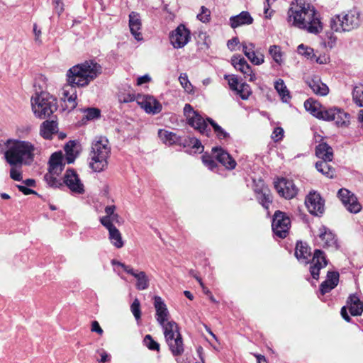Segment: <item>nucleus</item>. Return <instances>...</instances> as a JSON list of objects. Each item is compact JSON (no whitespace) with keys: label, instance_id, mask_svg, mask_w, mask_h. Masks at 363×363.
Masks as SVG:
<instances>
[{"label":"nucleus","instance_id":"1","mask_svg":"<svg viewBox=\"0 0 363 363\" xmlns=\"http://www.w3.org/2000/svg\"><path fill=\"white\" fill-rule=\"evenodd\" d=\"M288 21L313 34H318L323 30L320 13L306 0H296V4H291L288 11Z\"/></svg>","mask_w":363,"mask_h":363},{"label":"nucleus","instance_id":"2","mask_svg":"<svg viewBox=\"0 0 363 363\" xmlns=\"http://www.w3.org/2000/svg\"><path fill=\"white\" fill-rule=\"evenodd\" d=\"M101 66L93 60L76 65L67 72V84L74 87L86 86L101 73Z\"/></svg>","mask_w":363,"mask_h":363},{"label":"nucleus","instance_id":"3","mask_svg":"<svg viewBox=\"0 0 363 363\" xmlns=\"http://www.w3.org/2000/svg\"><path fill=\"white\" fill-rule=\"evenodd\" d=\"M35 150L31 143L16 140L5 152L4 157L10 165H30L34 160Z\"/></svg>","mask_w":363,"mask_h":363},{"label":"nucleus","instance_id":"4","mask_svg":"<svg viewBox=\"0 0 363 363\" xmlns=\"http://www.w3.org/2000/svg\"><path fill=\"white\" fill-rule=\"evenodd\" d=\"M111 153L109 142L105 137H96L91 143L89 167L95 172H101L108 167V158Z\"/></svg>","mask_w":363,"mask_h":363},{"label":"nucleus","instance_id":"5","mask_svg":"<svg viewBox=\"0 0 363 363\" xmlns=\"http://www.w3.org/2000/svg\"><path fill=\"white\" fill-rule=\"evenodd\" d=\"M31 106L34 115L39 118L50 117L57 108L56 99L45 91L32 96Z\"/></svg>","mask_w":363,"mask_h":363},{"label":"nucleus","instance_id":"6","mask_svg":"<svg viewBox=\"0 0 363 363\" xmlns=\"http://www.w3.org/2000/svg\"><path fill=\"white\" fill-rule=\"evenodd\" d=\"M164 330L166 342L174 356H179L184 352V344L179 327L174 321L163 322L160 324Z\"/></svg>","mask_w":363,"mask_h":363},{"label":"nucleus","instance_id":"7","mask_svg":"<svg viewBox=\"0 0 363 363\" xmlns=\"http://www.w3.org/2000/svg\"><path fill=\"white\" fill-rule=\"evenodd\" d=\"M360 15L356 10H351L347 13L336 15L331 18L330 28L335 32L350 31L359 26Z\"/></svg>","mask_w":363,"mask_h":363},{"label":"nucleus","instance_id":"8","mask_svg":"<svg viewBox=\"0 0 363 363\" xmlns=\"http://www.w3.org/2000/svg\"><path fill=\"white\" fill-rule=\"evenodd\" d=\"M184 114L190 126L199 130L202 135L209 136L211 130L208 128L206 120L197 111H194L190 104H185Z\"/></svg>","mask_w":363,"mask_h":363},{"label":"nucleus","instance_id":"9","mask_svg":"<svg viewBox=\"0 0 363 363\" xmlns=\"http://www.w3.org/2000/svg\"><path fill=\"white\" fill-rule=\"evenodd\" d=\"M291 227L289 216L281 211H276L272 218V228L274 235L280 238H285Z\"/></svg>","mask_w":363,"mask_h":363},{"label":"nucleus","instance_id":"10","mask_svg":"<svg viewBox=\"0 0 363 363\" xmlns=\"http://www.w3.org/2000/svg\"><path fill=\"white\" fill-rule=\"evenodd\" d=\"M62 182L63 187L65 185L74 194H82L84 193V184L81 182L77 172L73 169L66 170Z\"/></svg>","mask_w":363,"mask_h":363},{"label":"nucleus","instance_id":"11","mask_svg":"<svg viewBox=\"0 0 363 363\" xmlns=\"http://www.w3.org/2000/svg\"><path fill=\"white\" fill-rule=\"evenodd\" d=\"M274 188L278 194L286 199H293L296 196L298 191L292 180L285 178H281L274 182Z\"/></svg>","mask_w":363,"mask_h":363},{"label":"nucleus","instance_id":"12","mask_svg":"<svg viewBox=\"0 0 363 363\" xmlns=\"http://www.w3.org/2000/svg\"><path fill=\"white\" fill-rule=\"evenodd\" d=\"M337 196L350 213H357L361 211V204L357 201L356 196L349 190L340 189L337 192Z\"/></svg>","mask_w":363,"mask_h":363},{"label":"nucleus","instance_id":"13","mask_svg":"<svg viewBox=\"0 0 363 363\" xmlns=\"http://www.w3.org/2000/svg\"><path fill=\"white\" fill-rule=\"evenodd\" d=\"M169 38L174 48H183L190 39V31L184 25H179L172 31Z\"/></svg>","mask_w":363,"mask_h":363},{"label":"nucleus","instance_id":"14","mask_svg":"<svg viewBox=\"0 0 363 363\" xmlns=\"http://www.w3.org/2000/svg\"><path fill=\"white\" fill-rule=\"evenodd\" d=\"M305 204L310 213L320 216L324 211V201L316 192H311L306 198Z\"/></svg>","mask_w":363,"mask_h":363},{"label":"nucleus","instance_id":"15","mask_svg":"<svg viewBox=\"0 0 363 363\" xmlns=\"http://www.w3.org/2000/svg\"><path fill=\"white\" fill-rule=\"evenodd\" d=\"M328 264V260L325 253L321 250H315L313 257L310 267V272L312 277L318 279L320 270Z\"/></svg>","mask_w":363,"mask_h":363},{"label":"nucleus","instance_id":"16","mask_svg":"<svg viewBox=\"0 0 363 363\" xmlns=\"http://www.w3.org/2000/svg\"><path fill=\"white\" fill-rule=\"evenodd\" d=\"M231 63L233 67L242 72L245 79H247L250 82H254L256 79L255 74L253 73L252 67L247 62L243 57L233 56L231 58Z\"/></svg>","mask_w":363,"mask_h":363},{"label":"nucleus","instance_id":"17","mask_svg":"<svg viewBox=\"0 0 363 363\" xmlns=\"http://www.w3.org/2000/svg\"><path fill=\"white\" fill-rule=\"evenodd\" d=\"M324 121H334L337 125H346L350 121V115L340 108H332L325 112Z\"/></svg>","mask_w":363,"mask_h":363},{"label":"nucleus","instance_id":"18","mask_svg":"<svg viewBox=\"0 0 363 363\" xmlns=\"http://www.w3.org/2000/svg\"><path fill=\"white\" fill-rule=\"evenodd\" d=\"M213 157L222 164L226 169H233L236 167L235 160L231 155L220 147H215L212 149Z\"/></svg>","mask_w":363,"mask_h":363},{"label":"nucleus","instance_id":"19","mask_svg":"<svg viewBox=\"0 0 363 363\" xmlns=\"http://www.w3.org/2000/svg\"><path fill=\"white\" fill-rule=\"evenodd\" d=\"M141 96L138 94V104L147 113L157 114L162 110L161 104L151 96H144L142 101H139L138 99Z\"/></svg>","mask_w":363,"mask_h":363},{"label":"nucleus","instance_id":"20","mask_svg":"<svg viewBox=\"0 0 363 363\" xmlns=\"http://www.w3.org/2000/svg\"><path fill=\"white\" fill-rule=\"evenodd\" d=\"M118 99L121 104L134 101L136 99L135 91L128 84H122L118 89Z\"/></svg>","mask_w":363,"mask_h":363},{"label":"nucleus","instance_id":"21","mask_svg":"<svg viewBox=\"0 0 363 363\" xmlns=\"http://www.w3.org/2000/svg\"><path fill=\"white\" fill-rule=\"evenodd\" d=\"M154 306L156 310V319L159 324L169 320V311L166 304L160 296H155Z\"/></svg>","mask_w":363,"mask_h":363},{"label":"nucleus","instance_id":"22","mask_svg":"<svg viewBox=\"0 0 363 363\" xmlns=\"http://www.w3.org/2000/svg\"><path fill=\"white\" fill-rule=\"evenodd\" d=\"M339 277L337 272H328L326 279L320 286V293L324 295L333 289L338 284Z\"/></svg>","mask_w":363,"mask_h":363},{"label":"nucleus","instance_id":"23","mask_svg":"<svg viewBox=\"0 0 363 363\" xmlns=\"http://www.w3.org/2000/svg\"><path fill=\"white\" fill-rule=\"evenodd\" d=\"M64 166L62 153L61 152L52 153L48 162V171L59 175L62 172Z\"/></svg>","mask_w":363,"mask_h":363},{"label":"nucleus","instance_id":"24","mask_svg":"<svg viewBox=\"0 0 363 363\" xmlns=\"http://www.w3.org/2000/svg\"><path fill=\"white\" fill-rule=\"evenodd\" d=\"M229 21L230 26L235 29L240 26L252 24L253 18L248 11H242L238 15L231 16Z\"/></svg>","mask_w":363,"mask_h":363},{"label":"nucleus","instance_id":"25","mask_svg":"<svg viewBox=\"0 0 363 363\" xmlns=\"http://www.w3.org/2000/svg\"><path fill=\"white\" fill-rule=\"evenodd\" d=\"M304 106L306 110L310 112L313 116L319 119H325V112L327 111V109L325 108H321L320 104L317 101L308 99L304 102Z\"/></svg>","mask_w":363,"mask_h":363},{"label":"nucleus","instance_id":"26","mask_svg":"<svg viewBox=\"0 0 363 363\" xmlns=\"http://www.w3.org/2000/svg\"><path fill=\"white\" fill-rule=\"evenodd\" d=\"M295 256L297 259L304 264L309 263L311 249L308 245L301 241H298L296 245Z\"/></svg>","mask_w":363,"mask_h":363},{"label":"nucleus","instance_id":"27","mask_svg":"<svg viewBox=\"0 0 363 363\" xmlns=\"http://www.w3.org/2000/svg\"><path fill=\"white\" fill-rule=\"evenodd\" d=\"M350 314L353 316L361 315L363 312V303L355 294H351L347 300Z\"/></svg>","mask_w":363,"mask_h":363},{"label":"nucleus","instance_id":"28","mask_svg":"<svg viewBox=\"0 0 363 363\" xmlns=\"http://www.w3.org/2000/svg\"><path fill=\"white\" fill-rule=\"evenodd\" d=\"M307 84L313 92L317 95L326 96L329 92L328 86L323 83L318 77H314L308 79Z\"/></svg>","mask_w":363,"mask_h":363},{"label":"nucleus","instance_id":"29","mask_svg":"<svg viewBox=\"0 0 363 363\" xmlns=\"http://www.w3.org/2000/svg\"><path fill=\"white\" fill-rule=\"evenodd\" d=\"M257 194V199L258 202L265 208L269 209L270 204L273 201V196L269 189L267 187H262L260 189H256L255 190Z\"/></svg>","mask_w":363,"mask_h":363},{"label":"nucleus","instance_id":"30","mask_svg":"<svg viewBox=\"0 0 363 363\" xmlns=\"http://www.w3.org/2000/svg\"><path fill=\"white\" fill-rule=\"evenodd\" d=\"M180 146L185 148H190V152L201 153L203 150V146L201 141L196 138H182V141L179 143Z\"/></svg>","mask_w":363,"mask_h":363},{"label":"nucleus","instance_id":"31","mask_svg":"<svg viewBox=\"0 0 363 363\" xmlns=\"http://www.w3.org/2000/svg\"><path fill=\"white\" fill-rule=\"evenodd\" d=\"M158 136L164 143L169 145H179V143L182 141L181 136L166 130L160 129Z\"/></svg>","mask_w":363,"mask_h":363},{"label":"nucleus","instance_id":"32","mask_svg":"<svg viewBox=\"0 0 363 363\" xmlns=\"http://www.w3.org/2000/svg\"><path fill=\"white\" fill-rule=\"evenodd\" d=\"M319 231V237L323 242L324 247H337V239L335 234L325 226L320 227Z\"/></svg>","mask_w":363,"mask_h":363},{"label":"nucleus","instance_id":"33","mask_svg":"<svg viewBox=\"0 0 363 363\" xmlns=\"http://www.w3.org/2000/svg\"><path fill=\"white\" fill-rule=\"evenodd\" d=\"M315 155L323 160L332 161L333 158V149L326 143H321L315 147Z\"/></svg>","mask_w":363,"mask_h":363},{"label":"nucleus","instance_id":"34","mask_svg":"<svg viewBox=\"0 0 363 363\" xmlns=\"http://www.w3.org/2000/svg\"><path fill=\"white\" fill-rule=\"evenodd\" d=\"M57 124L56 122L45 121L40 125V135L45 139H51L52 135L57 131Z\"/></svg>","mask_w":363,"mask_h":363},{"label":"nucleus","instance_id":"35","mask_svg":"<svg viewBox=\"0 0 363 363\" xmlns=\"http://www.w3.org/2000/svg\"><path fill=\"white\" fill-rule=\"evenodd\" d=\"M111 264L113 267V270L123 279L125 277L123 276V273L125 272L130 274L133 277H136V272L131 267L126 265L121 262L115 259L111 260Z\"/></svg>","mask_w":363,"mask_h":363},{"label":"nucleus","instance_id":"36","mask_svg":"<svg viewBox=\"0 0 363 363\" xmlns=\"http://www.w3.org/2000/svg\"><path fill=\"white\" fill-rule=\"evenodd\" d=\"M105 228L108 230L111 242L117 248L122 247L123 245L122 237L116 226H114V225H110V226Z\"/></svg>","mask_w":363,"mask_h":363},{"label":"nucleus","instance_id":"37","mask_svg":"<svg viewBox=\"0 0 363 363\" xmlns=\"http://www.w3.org/2000/svg\"><path fill=\"white\" fill-rule=\"evenodd\" d=\"M328 161L322 160L315 163L316 169L328 178H333L335 176V169L328 163Z\"/></svg>","mask_w":363,"mask_h":363},{"label":"nucleus","instance_id":"38","mask_svg":"<svg viewBox=\"0 0 363 363\" xmlns=\"http://www.w3.org/2000/svg\"><path fill=\"white\" fill-rule=\"evenodd\" d=\"M274 88L279 93L283 102H287L291 99L289 91L282 79H279L276 81Z\"/></svg>","mask_w":363,"mask_h":363},{"label":"nucleus","instance_id":"39","mask_svg":"<svg viewBox=\"0 0 363 363\" xmlns=\"http://www.w3.org/2000/svg\"><path fill=\"white\" fill-rule=\"evenodd\" d=\"M352 99L357 106L363 107V83H359L354 87Z\"/></svg>","mask_w":363,"mask_h":363},{"label":"nucleus","instance_id":"40","mask_svg":"<svg viewBox=\"0 0 363 363\" xmlns=\"http://www.w3.org/2000/svg\"><path fill=\"white\" fill-rule=\"evenodd\" d=\"M76 146V143L74 140H69L65 145V151L66 152V161L68 164H72L74 162L77 154L74 152V148Z\"/></svg>","mask_w":363,"mask_h":363},{"label":"nucleus","instance_id":"41","mask_svg":"<svg viewBox=\"0 0 363 363\" xmlns=\"http://www.w3.org/2000/svg\"><path fill=\"white\" fill-rule=\"evenodd\" d=\"M55 175H56V173L48 171V172L44 176L45 182L50 187L59 189L63 188V182L58 179Z\"/></svg>","mask_w":363,"mask_h":363},{"label":"nucleus","instance_id":"42","mask_svg":"<svg viewBox=\"0 0 363 363\" xmlns=\"http://www.w3.org/2000/svg\"><path fill=\"white\" fill-rule=\"evenodd\" d=\"M207 121L211 125L218 140H225L230 138V135L221 126L217 124L213 119L206 118Z\"/></svg>","mask_w":363,"mask_h":363},{"label":"nucleus","instance_id":"43","mask_svg":"<svg viewBox=\"0 0 363 363\" xmlns=\"http://www.w3.org/2000/svg\"><path fill=\"white\" fill-rule=\"evenodd\" d=\"M66 94H69V98L67 99L66 101H67L70 104L69 108L71 109H74L77 105V104L76 102V99H77L76 87L69 85V84H66Z\"/></svg>","mask_w":363,"mask_h":363},{"label":"nucleus","instance_id":"44","mask_svg":"<svg viewBox=\"0 0 363 363\" xmlns=\"http://www.w3.org/2000/svg\"><path fill=\"white\" fill-rule=\"evenodd\" d=\"M116 206L114 205L107 206H106L104 211L106 213V216L100 218V223L104 227L110 226L109 218L110 216H113L115 213Z\"/></svg>","mask_w":363,"mask_h":363},{"label":"nucleus","instance_id":"45","mask_svg":"<svg viewBox=\"0 0 363 363\" xmlns=\"http://www.w3.org/2000/svg\"><path fill=\"white\" fill-rule=\"evenodd\" d=\"M246 57L255 65H260L264 62V55L257 50L255 51V50L251 52H247Z\"/></svg>","mask_w":363,"mask_h":363},{"label":"nucleus","instance_id":"46","mask_svg":"<svg viewBox=\"0 0 363 363\" xmlns=\"http://www.w3.org/2000/svg\"><path fill=\"white\" fill-rule=\"evenodd\" d=\"M237 94L243 100H247L252 94V90L249 84L245 82L242 83L236 91Z\"/></svg>","mask_w":363,"mask_h":363},{"label":"nucleus","instance_id":"47","mask_svg":"<svg viewBox=\"0 0 363 363\" xmlns=\"http://www.w3.org/2000/svg\"><path fill=\"white\" fill-rule=\"evenodd\" d=\"M150 279L144 272H138V290H144L149 286Z\"/></svg>","mask_w":363,"mask_h":363},{"label":"nucleus","instance_id":"48","mask_svg":"<svg viewBox=\"0 0 363 363\" xmlns=\"http://www.w3.org/2000/svg\"><path fill=\"white\" fill-rule=\"evenodd\" d=\"M269 53L277 64L280 65L281 63L282 54L279 46L275 45L270 46Z\"/></svg>","mask_w":363,"mask_h":363},{"label":"nucleus","instance_id":"49","mask_svg":"<svg viewBox=\"0 0 363 363\" xmlns=\"http://www.w3.org/2000/svg\"><path fill=\"white\" fill-rule=\"evenodd\" d=\"M143 344L150 350L159 351L160 344L155 341L150 335H146L143 340Z\"/></svg>","mask_w":363,"mask_h":363},{"label":"nucleus","instance_id":"50","mask_svg":"<svg viewBox=\"0 0 363 363\" xmlns=\"http://www.w3.org/2000/svg\"><path fill=\"white\" fill-rule=\"evenodd\" d=\"M179 81L187 93H191L193 91V86L189 82L186 73H182L179 77Z\"/></svg>","mask_w":363,"mask_h":363},{"label":"nucleus","instance_id":"51","mask_svg":"<svg viewBox=\"0 0 363 363\" xmlns=\"http://www.w3.org/2000/svg\"><path fill=\"white\" fill-rule=\"evenodd\" d=\"M84 112L86 113L84 118L87 121L97 119L101 116V111L97 108H87Z\"/></svg>","mask_w":363,"mask_h":363},{"label":"nucleus","instance_id":"52","mask_svg":"<svg viewBox=\"0 0 363 363\" xmlns=\"http://www.w3.org/2000/svg\"><path fill=\"white\" fill-rule=\"evenodd\" d=\"M197 18L203 23H208L211 20L210 10L204 6H202L200 13L197 14Z\"/></svg>","mask_w":363,"mask_h":363},{"label":"nucleus","instance_id":"53","mask_svg":"<svg viewBox=\"0 0 363 363\" xmlns=\"http://www.w3.org/2000/svg\"><path fill=\"white\" fill-rule=\"evenodd\" d=\"M10 177L15 181L22 180V166L11 165Z\"/></svg>","mask_w":363,"mask_h":363},{"label":"nucleus","instance_id":"54","mask_svg":"<svg viewBox=\"0 0 363 363\" xmlns=\"http://www.w3.org/2000/svg\"><path fill=\"white\" fill-rule=\"evenodd\" d=\"M297 50H298V52L300 55H302L306 57L307 58H312L313 57L315 56L314 53H313V49L310 47L306 46L303 44L299 45L298 46Z\"/></svg>","mask_w":363,"mask_h":363},{"label":"nucleus","instance_id":"55","mask_svg":"<svg viewBox=\"0 0 363 363\" xmlns=\"http://www.w3.org/2000/svg\"><path fill=\"white\" fill-rule=\"evenodd\" d=\"M129 28L132 35L136 39V13L134 11L129 14Z\"/></svg>","mask_w":363,"mask_h":363},{"label":"nucleus","instance_id":"56","mask_svg":"<svg viewBox=\"0 0 363 363\" xmlns=\"http://www.w3.org/2000/svg\"><path fill=\"white\" fill-rule=\"evenodd\" d=\"M202 161L205 166L207 167L211 170H213L217 167V163L211 155H203Z\"/></svg>","mask_w":363,"mask_h":363},{"label":"nucleus","instance_id":"57","mask_svg":"<svg viewBox=\"0 0 363 363\" xmlns=\"http://www.w3.org/2000/svg\"><path fill=\"white\" fill-rule=\"evenodd\" d=\"M225 79L228 81V84L232 90L237 91L238 89V79L235 75H225Z\"/></svg>","mask_w":363,"mask_h":363},{"label":"nucleus","instance_id":"58","mask_svg":"<svg viewBox=\"0 0 363 363\" xmlns=\"http://www.w3.org/2000/svg\"><path fill=\"white\" fill-rule=\"evenodd\" d=\"M55 12L60 16L64 11V4L62 0H52Z\"/></svg>","mask_w":363,"mask_h":363},{"label":"nucleus","instance_id":"59","mask_svg":"<svg viewBox=\"0 0 363 363\" xmlns=\"http://www.w3.org/2000/svg\"><path fill=\"white\" fill-rule=\"evenodd\" d=\"M242 52H244L245 55L246 56L247 55V52H251L253 51L255 48V45L252 43H246L243 42L242 43Z\"/></svg>","mask_w":363,"mask_h":363},{"label":"nucleus","instance_id":"60","mask_svg":"<svg viewBox=\"0 0 363 363\" xmlns=\"http://www.w3.org/2000/svg\"><path fill=\"white\" fill-rule=\"evenodd\" d=\"M283 135H284V130L280 127H277L274 130V131L272 133V138L274 140L278 141L283 138Z\"/></svg>","mask_w":363,"mask_h":363},{"label":"nucleus","instance_id":"61","mask_svg":"<svg viewBox=\"0 0 363 363\" xmlns=\"http://www.w3.org/2000/svg\"><path fill=\"white\" fill-rule=\"evenodd\" d=\"M16 186L19 191L22 192L25 195L37 194L34 190L28 188V186L23 185H17Z\"/></svg>","mask_w":363,"mask_h":363},{"label":"nucleus","instance_id":"62","mask_svg":"<svg viewBox=\"0 0 363 363\" xmlns=\"http://www.w3.org/2000/svg\"><path fill=\"white\" fill-rule=\"evenodd\" d=\"M151 77L149 74H146L142 77H138V86L143 84H147L151 81Z\"/></svg>","mask_w":363,"mask_h":363},{"label":"nucleus","instance_id":"63","mask_svg":"<svg viewBox=\"0 0 363 363\" xmlns=\"http://www.w3.org/2000/svg\"><path fill=\"white\" fill-rule=\"evenodd\" d=\"M91 331L96 332L99 335L103 333V330L96 320L93 321L91 323Z\"/></svg>","mask_w":363,"mask_h":363},{"label":"nucleus","instance_id":"64","mask_svg":"<svg viewBox=\"0 0 363 363\" xmlns=\"http://www.w3.org/2000/svg\"><path fill=\"white\" fill-rule=\"evenodd\" d=\"M340 314L345 321L350 323L352 320L351 318L348 315L347 306L342 307Z\"/></svg>","mask_w":363,"mask_h":363}]
</instances>
